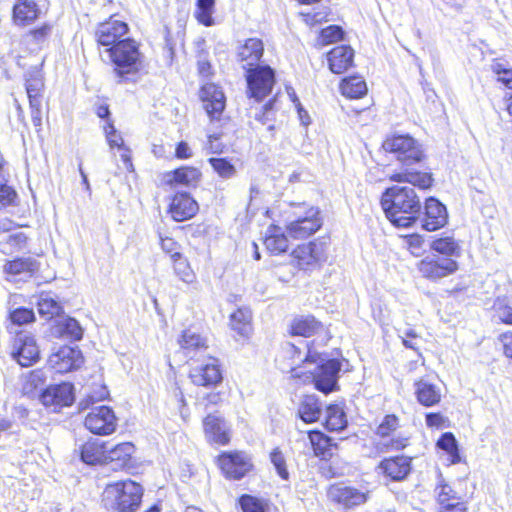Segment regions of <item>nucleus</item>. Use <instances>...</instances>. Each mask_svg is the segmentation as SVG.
<instances>
[{
  "label": "nucleus",
  "instance_id": "obj_12",
  "mask_svg": "<svg viewBox=\"0 0 512 512\" xmlns=\"http://www.w3.org/2000/svg\"><path fill=\"white\" fill-rule=\"evenodd\" d=\"M292 256L300 269L313 270L325 260V249L322 243L309 242L293 250Z\"/></svg>",
  "mask_w": 512,
  "mask_h": 512
},
{
  "label": "nucleus",
  "instance_id": "obj_57",
  "mask_svg": "<svg viewBox=\"0 0 512 512\" xmlns=\"http://www.w3.org/2000/svg\"><path fill=\"white\" fill-rule=\"evenodd\" d=\"M240 505L243 512H265L262 502L250 495H243L240 498Z\"/></svg>",
  "mask_w": 512,
  "mask_h": 512
},
{
  "label": "nucleus",
  "instance_id": "obj_40",
  "mask_svg": "<svg viewBox=\"0 0 512 512\" xmlns=\"http://www.w3.org/2000/svg\"><path fill=\"white\" fill-rule=\"evenodd\" d=\"M47 380L44 370H33L23 377L22 392L29 397L36 396L38 390H41Z\"/></svg>",
  "mask_w": 512,
  "mask_h": 512
},
{
  "label": "nucleus",
  "instance_id": "obj_59",
  "mask_svg": "<svg viewBox=\"0 0 512 512\" xmlns=\"http://www.w3.org/2000/svg\"><path fill=\"white\" fill-rule=\"evenodd\" d=\"M161 248L165 253H168L172 256L174 253H180L178 251V244L174 241V239L170 237H160Z\"/></svg>",
  "mask_w": 512,
  "mask_h": 512
},
{
  "label": "nucleus",
  "instance_id": "obj_26",
  "mask_svg": "<svg viewBox=\"0 0 512 512\" xmlns=\"http://www.w3.org/2000/svg\"><path fill=\"white\" fill-rule=\"evenodd\" d=\"M43 87L44 83L39 74L31 75V77L26 80V91L30 107L32 109V119L35 125H39L41 122L40 107Z\"/></svg>",
  "mask_w": 512,
  "mask_h": 512
},
{
  "label": "nucleus",
  "instance_id": "obj_22",
  "mask_svg": "<svg viewBox=\"0 0 512 512\" xmlns=\"http://www.w3.org/2000/svg\"><path fill=\"white\" fill-rule=\"evenodd\" d=\"M201 177V173L194 167H181L179 169L166 172L161 177V183L168 186L195 185Z\"/></svg>",
  "mask_w": 512,
  "mask_h": 512
},
{
  "label": "nucleus",
  "instance_id": "obj_2",
  "mask_svg": "<svg viewBox=\"0 0 512 512\" xmlns=\"http://www.w3.org/2000/svg\"><path fill=\"white\" fill-rule=\"evenodd\" d=\"M305 357L302 359V350L294 344H287L286 353L292 357L297 356L299 361L306 364H316L310 372L312 382L317 390L329 394L339 389L338 379L342 363L338 359H328L314 347V342L305 344Z\"/></svg>",
  "mask_w": 512,
  "mask_h": 512
},
{
  "label": "nucleus",
  "instance_id": "obj_48",
  "mask_svg": "<svg viewBox=\"0 0 512 512\" xmlns=\"http://www.w3.org/2000/svg\"><path fill=\"white\" fill-rule=\"evenodd\" d=\"M435 492L441 507L460 501L457 492L449 484L445 483L442 478L439 479Z\"/></svg>",
  "mask_w": 512,
  "mask_h": 512
},
{
  "label": "nucleus",
  "instance_id": "obj_8",
  "mask_svg": "<svg viewBox=\"0 0 512 512\" xmlns=\"http://www.w3.org/2000/svg\"><path fill=\"white\" fill-rule=\"evenodd\" d=\"M417 268L424 278L437 281L454 274L459 269V264L452 258L429 255L418 263Z\"/></svg>",
  "mask_w": 512,
  "mask_h": 512
},
{
  "label": "nucleus",
  "instance_id": "obj_25",
  "mask_svg": "<svg viewBox=\"0 0 512 512\" xmlns=\"http://www.w3.org/2000/svg\"><path fill=\"white\" fill-rule=\"evenodd\" d=\"M354 51L350 46L341 45L328 53L330 70L335 74L345 72L353 64Z\"/></svg>",
  "mask_w": 512,
  "mask_h": 512
},
{
  "label": "nucleus",
  "instance_id": "obj_62",
  "mask_svg": "<svg viewBox=\"0 0 512 512\" xmlns=\"http://www.w3.org/2000/svg\"><path fill=\"white\" fill-rule=\"evenodd\" d=\"M206 148L210 153H222L224 145L219 141V137L215 135H210L208 137V143Z\"/></svg>",
  "mask_w": 512,
  "mask_h": 512
},
{
  "label": "nucleus",
  "instance_id": "obj_5",
  "mask_svg": "<svg viewBox=\"0 0 512 512\" xmlns=\"http://www.w3.org/2000/svg\"><path fill=\"white\" fill-rule=\"evenodd\" d=\"M382 148L385 152L394 154L396 159L406 167L421 162L424 158L421 145L407 134L387 136L382 143Z\"/></svg>",
  "mask_w": 512,
  "mask_h": 512
},
{
  "label": "nucleus",
  "instance_id": "obj_19",
  "mask_svg": "<svg viewBox=\"0 0 512 512\" xmlns=\"http://www.w3.org/2000/svg\"><path fill=\"white\" fill-rule=\"evenodd\" d=\"M128 32V26L125 22L110 19L107 22L101 23L96 31V37L99 44L102 46H114L126 33Z\"/></svg>",
  "mask_w": 512,
  "mask_h": 512
},
{
  "label": "nucleus",
  "instance_id": "obj_32",
  "mask_svg": "<svg viewBox=\"0 0 512 512\" xmlns=\"http://www.w3.org/2000/svg\"><path fill=\"white\" fill-rule=\"evenodd\" d=\"M324 330V326L313 316H301L295 318L291 323L293 335L311 337Z\"/></svg>",
  "mask_w": 512,
  "mask_h": 512
},
{
  "label": "nucleus",
  "instance_id": "obj_27",
  "mask_svg": "<svg viewBox=\"0 0 512 512\" xmlns=\"http://www.w3.org/2000/svg\"><path fill=\"white\" fill-rule=\"evenodd\" d=\"M264 47L261 40L250 38L246 40L244 45L239 49V58L243 62V68L247 71L248 68H254L258 65L259 60L263 55Z\"/></svg>",
  "mask_w": 512,
  "mask_h": 512
},
{
  "label": "nucleus",
  "instance_id": "obj_15",
  "mask_svg": "<svg viewBox=\"0 0 512 512\" xmlns=\"http://www.w3.org/2000/svg\"><path fill=\"white\" fill-rule=\"evenodd\" d=\"M328 498L344 508L364 504L368 499V494L356 488L346 486L343 483L333 484L328 488Z\"/></svg>",
  "mask_w": 512,
  "mask_h": 512
},
{
  "label": "nucleus",
  "instance_id": "obj_7",
  "mask_svg": "<svg viewBox=\"0 0 512 512\" xmlns=\"http://www.w3.org/2000/svg\"><path fill=\"white\" fill-rule=\"evenodd\" d=\"M245 76L249 98L259 102L271 93L275 84V74L271 67L257 65L254 68H248Z\"/></svg>",
  "mask_w": 512,
  "mask_h": 512
},
{
  "label": "nucleus",
  "instance_id": "obj_35",
  "mask_svg": "<svg viewBox=\"0 0 512 512\" xmlns=\"http://www.w3.org/2000/svg\"><path fill=\"white\" fill-rule=\"evenodd\" d=\"M105 443L98 440L88 441L81 448V459L89 465L104 463Z\"/></svg>",
  "mask_w": 512,
  "mask_h": 512
},
{
  "label": "nucleus",
  "instance_id": "obj_4",
  "mask_svg": "<svg viewBox=\"0 0 512 512\" xmlns=\"http://www.w3.org/2000/svg\"><path fill=\"white\" fill-rule=\"evenodd\" d=\"M319 210L316 207L297 205L292 207V212L286 226V231L294 239L307 238L321 227L318 217Z\"/></svg>",
  "mask_w": 512,
  "mask_h": 512
},
{
  "label": "nucleus",
  "instance_id": "obj_42",
  "mask_svg": "<svg viewBox=\"0 0 512 512\" xmlns=\"http://www.w3.org/2000/svg\"><path fill=\"white\" fill-rule=\"evenodd\" d=\"M348 424L343 408L337 404H331L326 409L325 425L330 431L343 430Z\"/></svg>",
  "mask_w": 512,
  "mask_h": 512
},
{
  "label": "nucleus",
  "instance_id": "obj_58",
  "mask_svg": "<svg viewBox=\"0 0 512 512\" xmlns=\"http://www.w3.org/2000/svg\"><path fill=\"white\" fill-rule=\"evenodd\" d=\"M106 139L111 148H124V141L122 136L116 131L112 124H108L105 128Z\"/></svg>",
  "mask_w": 512,
  "mask_h": 512
},
{
  "label": "nucleus",
  "instance_id": "obj_14",
  "mask_svg": "<svg viewBox=\"0 0 512 512\" xmlns=\"http://www.w3.org/2000/svg\"><path fill=\"white\" fill-rule=\"evenodd\" d=\"M83 356L77 347L62 346L49 357V365L58 373H67L78 369Z\"/></svg>",
  "mask_w": 512,
  "mask_h": 512
},
{
  "label": "nucleus",
  "instance_id": "obj_56",
  "mask_svg": "<svg viewBox=\"0 0 512 512\" xmlns=\"http://www.w3.org/2000/svg\"><path fill=\"white\" fill-rule=\"evenodd\" d=\"M270 459H271V462L273 463V465L275 466L278 475L282 479L287 480L289 473L287 471L285 458H284L282 452L277 448L274 449L270 454Z\"/></svg>",
  "mask_w": 512,
  "mask_h": 512
},
{
  "label": "nucleus",
  "instance_id": "obj_20",
  "mask_svg": "<svg viewBox=\"0 0 512 512\" xmlns=\"http://www.w3.org/2000/svg\"><path fill=\"white\" fill-rule=\"evenodd\" d=\"M204 433L209 442L226 445L230 441V430L224 419L209 414L203 420Z\"/></svg>",
  "mask_w": 512,
  "mask_h": 512
},
{
  "label": "nucleus",
  "instance_id": "obj_43",
  "mask_svg": "<svg viewBox=\"0 0 512 512\" xmlns=\"http://www.w3.org/2000/svg\"><path fill=\"white\" fill-rule=\"evenodd\" d=\"M308 437L315 455L323 458L332 455V449L335 447L332 438L324 435L320 431H312L309 433Z\"/></svg>",
  "mask_w": 512,
  "mask_h": 512
},
{
  "label": "nucleus",
  "instance_id": "obj_52",
  "mask_svg": "<svg viewBox=\"0 0 512 512\" xmlns=\"http://www.w3.org/2000/svg\"><path fill=\"white\" fill-rule=\"evenodd\" d=\"M343 37V31L339 26L331 25L324 29H322L320 33V43L322 45H327L338 40H341Z\"/></svg>",
  "mask_w": 512,
  "mask_h": 512
},
{
  "label": "nucleus",
  "instance_id": "obj_17",
  "mask_svg": "<svg viewBox=\"0 0 512 512\" xmlns=\"http://www.w3.org/2000/svg\"><path fill=\"white\" fill-rule=\"evenodd\" d=\"M425 213L422 227L427 231H436L447 224L448 213L446 207L437 199L430 197L425 202Z\"/></svg>",
  "mask_w": 512,
  "mask_h": 512
},
{
  "label": "nucleus",
  "instance_id": "obj_31",
  "mask_svg": "<svg viewBox=\"0 0 512 512\" xmlns=\"http://www.w3.org/2000/svg\"><path fill=\"white\" fill-rule=\"evenodd\" d=\"M264 244L272 254H281L288 249V239L282 229L276 225H270L265 234Z\"/></svg>",
  "mask_w": 512,
  "mask_h": 512
},
{
  "label": "nucleus",
  "instance_id": "obj_63",
  "mask_svg": "<svg viewBox=\"0 0 512 512\" xmlns=\"http://www.w3.org/2000/svg\"><path fill=\"white\" fill-rule=\"evenodd\" d=\"M500 341L503 345L504 353L507 357L512 358V333H504L500 337Z\"/></svg>",
  "mask_w": 512,
  "mask_h": 512
},
{
  "label": "nucleus",
  "instance_id": "obj_37",
  "mask_svg": "<svg viewBox=\"0 0 512 512\" xmlns=\"http://www.w3.org/2000/svg\"><path fill=\"white\" fill-rule=\"evenodd\" d=\"M27 236L20 231L4 234L0 239V250L3 254L11 255L26 248Z\"/></svg>",
  "mask_w": 512,
  "mask_h": 512
},
{
  "label": "nucleus",
  "instance_id": "obj_9",
  "mask_svg": "<svg viewBox=\"0 0 512 512\" xmlns=\"http://www.w3.org/2000/svg\"><path fill=\"white\" fill-rule=\"evenodd\" d=\"M11 354L23 367L35 363L39 357V349L32 335L27 332H19L13 341Z\"/></svg>",
  "mask_w": 512,
  "mask_h": 512
},
{
  "label": "nucleus",
  "instance_id": "obj_55",
  "mask_svg": "<svg viewBox=\"0 0 512 512\" xmlns=\"http://www.w3.org/2000/svg\"><path fill=\"white\" fill-rule=\"evenodd\" d=\"M10 319L13 324L23 325L33 322L35 319L34 312L27 308H18L10 313Z\"/></svg>",
  "mask_w": 512,
  "mask_h": 512
},
{
  "label": "nucleus",
  "instance_id": "obj_30",
  "mask_svg": "<svg viewBox=\"0 0 512 512\" xmlns=\"http://www.w3.org/2000/svg\"><path fill=\"white\" fill-rule=\"evenodd\" d=\"M39 8L33 0H18L13 7V20L17 25H27L39 15Z\"/></svg>",
  "mask_w": 512,
  "mask_h": 512
},
{
  "label": "nucleus",
  "instance_id": "obj_64",
  "mask_svg": "<svg viewBox=\"0 0 512 512\" xmlns=\"http://www.w3.org/2000/svg\"><path fill=\"white\" fill-rule=\"evenodd\" d=\"M440 512H467V507L464 502L457 501L454 504L441 507Z\"/></svg>",
  "mask_w": 512,
  "mask_h": 512
},
{
  "label": "nucleus",
  "instance_id": "obj_16",
  "mask_svg": "<svg viewBox=\"0 0 512 512\" xmlns=\"http://www.w3.org/2000/svg\"><path fill=\"white\" fill-rule=\"evenodd\" d=\"M218 463L226 477L235 480L242 478L251 468L247 456L242 452L223 453Z\"/></svg>",
  "mask_w": 512,
  "mask_h": 512
},
{
  "label": "nucleus",
  "instance_id": "obj_1",
  "mask_svg": "<svg viewBox=\"0 0 512 512\" xmlns=\"http://www.w3.org/2000/svg\"><path fill=\"white\" fill-rule=\"evenodd\" d=\"M381 206L387 219L398 228H410L418 220L421 202L412 187L394 185L381 197Z\"/></svg>",
  "mask_w": 512,
  "mask_h": 512
},
{
  "label": "nucleus",
  "instance_id": "obj_38",
  "mask_svg": "<svg viewBox=\"0 0 512 512\" xmlns=\"http://www.w3.org/2000/svg\"><path fill=\"white\" fill-rule=\"evenodd\" d=\"M340 90L343 96L358 99L367 93V85L360 76H352L342 80Z\"/></svg>",
  "mask_w": 512,
  "mask_h": 512
},
{
  "label": "nucleus",
  "instance_id": "obj_10",
  "mask_svg": "<svg viewBox=\"0 0 512 512\" xmlns=\"http://www.w3.org/2000/svg\"><path fill=\"white\" fill-rule=\"evenodd\" d=\"M116 416L108 406H99L86 416L85 426L94 434L108 435L116 429Z\"/></svg>",
  "mask_w": 512,
  "mask_h": 512
},
{
  "label": "nucleus",
  "instance_id": "obj_11",
  "mask_svg": "<svg viewBox=\"0 0 512 512\" xmlns=\"http://www.w3.org/2000/svg\"><path fill=\"white\" fill-rule=\"evenodd\" d=\"M189 378L196 386L215 387L222 381L218 360L209 357L204 363L191 368Z\"/></svg>",
  "mask_w": 512,
  "mask_h": 512
},
{
  "label": "nucleus",
  "instance_id": "obj_23",
  "mask_svg": "<svg viewBox=\"0 0 512 512\" xmlns=\"http://www.w3.org/2000/svg\"><path fill=\"white\" fill-rule=\"evenodd\" d=\"M379 469L391 480L400 481L409 474L411 459L405 456L387 458L380 463Z\"/></svg>",
  "mask_w": 512,
  "mask_h": 512
},
{
  "label": "nucleus",
  "instance_id": "obj_29",
  "mask_svg": "<svg viewBox=\"0 0 512 512\" xmlns=\"http://www.w3.org/2000/svg\"><path fill=\"white\" fill-rule=\"evenodd\" d=\"M389 179L394 182H407L420 189H428L432 186L433 178L430 173L410 170L408 167L399 173H393Z\"/></svg>",
  "mask_w": 512,
  "mask_h": 512
},
{
  "label": "nucleus",
  "instance_id": "obj_24",
  "mask_svg": "<svg viewBox=\"0 0 512 512\" xmlns=\"http://www.w3.org/2000/svg\"><path fill=\"white\" fill-rule=\"evenodd\" d=\"M134 451V445L130 442L119 443L115 446L105 443L104 463H113L115 469L123 468L131 459Z\"/></svg>",
  "mask_w": 512,
  "mask_h": 512
},
{
  "label": "nucleus",
  "instance_id": "obj_41",
  "mask_svg": "<svg viewBox=\"0 0 512 512\" xmlns=\"http://www.w3.org/2000/svg\"><path fill=\"white\" fill-rule=\"evenodd\" d=\"M431 249L438 254L444 255V258L459 257L461 247L458 241L451 236L440 237L432 241Z\"/></svg>",
  "mask_w": 512,
  "mask_h": 512
},
{
  "label": "nucleus",
  "instance_id": "obj_53",
  "mask_svg": "<svg viewBox=\"0 0 512 512\" xmlns=\"http://www.w3.org/2000/svg\"><path fill=\"white\" fill-rule=\"evenodd\" d=\"M222 401L221 394L219 392H209L203 396L196 398L195 405L203 410H208L210 407L218 405Z\"/></svg>",
  "mask_w": 512,
  "mask_h": 512
},
{
  "label": "nucleus",
  "instance_id": "obj_46",
  "mask_svg": "<svg viewBox=\"0 0 512 512\" xmlns=\"http://www.w3.org/2000/svg\"><path fill=\"white\" fill-rule=\"evenodd\" d=\"M215 3L216 0H197L194 17L200 24L206 27H210L215 24L213 18Z\"/></svg>",
  "mask_w": 512,
  "mask_h": 512
},
{
  "label": "nucleus",
  "instance_id": "obj_21",
  "mask_svg": "<svg viewBox=\"0 0 512 512\" xmlns=\"http://www.w3.org/2000/svg\"><path fill=\"white\" fill-rule=\"evenodd\" d=\"M197 211V202L187 193H177L169 206L171 217L178 222L192 218Z\"/></svg>",
  "mask_w": 512,
  "mask_h": 512
},
{
  "label": "nucleus",
  "instance_id": "obj_36",
  "mask_svg": "<svg viewBox=\"0 0 512 512\" xmlns=\"http://www.w3.org/2000/svg\"><path fill=\"white\" fill-rule=\"evenodd\" d=\"M252 313L249 308H239L230 316V325L239 335L247 337L252 331Z\"/></svg>",
  "mask_w": 512,
  "mask_h": 512
},
{
  "label": "nucleus",
  "instance_id": "obj_49",
  "mask_svg": "<svg viewBox=\"0 0 512 512\" xmlns=\"http://www.w3.org/2000/svg\"><path fill=\"white\" fill-rule=\"evenodd\" d=\"M38 312L47 318L59 315L62 308L57 300L49 294H42L38 300Z\"/></svg>",
  "mask_w": 512,
  "mask_h": 512
},
{
  "label": "nucleus",
  "instance_id": "obj_50",
  "mask_svg": "<svg viewBox=\"0 0 512 512\" xmlns=\"http://www.w3.org/2000/svg\"><path fill=\"white\" fill-rule=\"evenodd\" d=\"M209 163L222 178L229 179L236 174L235 167L225 158H210Z\"/></svg>",
  "mask_w": 512,
  "mask_h": 512
},
{
  "label": "nucleus",
  "instance_id": "obj_51",
  "mask_svg": "<svg viewBox=\"0 0 512 512\" xmlns=\"http://www.w3.org/2000/svg\"><path fill=\"white\" fill-rule=\"evenodd\" d=\"M398 425L399 421L395 415H386L379 424L376 433L378 436L386 438L398 428Z\"/></svg>",
  "mask_w": 512,
  "mask_h": 512
},
{
  "label": "nucleus",
  "instance_id": "obj_13",
  "mask_svg": "<svg viewBox=\"0 0 512 512\" xmlns=\"http://www.w3.org/2000/svg\"><path fill=\"white\" fill-rule=\"evenodd\" d=\"M40 400L46 407L54 411L64 406H70L74 401V387L71 383L51 385L42 391Z\"/></svg>",
  "mask_w": 512,
  "mask_h": 512
},
{
  "label": "nucleus",
  "instance_id": "obj_6",
  "mask_svg": "<svg viewBox=\"0 0 512 512\" xmlns=\"http://www.w3.org/2000/svg\"><path fill=\"white\" fill-rule=\"evenodd\" d=\"M106 52L115 64V71L119 77L137 70L140 53L134 40L123 39L108 48Z\"/></svg>",
  "mask_w": 512,
  "mask_h": 512
},
{
  "label": "nucleus",
  "instance_id": "obj_34",
  "mask_svg": "<svg viewBox=\"0 0 512 512\" xmlns=\"http://www.w3.org/2000/svg\"><path fill=\"white\" fill-rule=\"evenodd\" d=\"M182 350L187 356L204 351L207 349L206 339L193 330H185L178 340Z\"/></svg>",
  "mask_w": 512,
  "mask_h": 512
},
{
  "label": "nucleus",
  "instance_id": "obj_47",
  "mask_svg": "<svg viewBox=\"0 0 512 512\" xmlns=\"http://www.w3.org/2000/svg\"><path fill=\"white\" fill-rule=\"evenodd\" d=\"M437 446L447 453L448 460L451 464H456L461 461L457 441L451 432L444 433L437 441Z\"/></svg>",
  "mask_w": 512,
  "mask_h": 512
},
{
  "label": "nucleus",
  "instance_id": "obj_54",
  "mask_svg": "<svg viewBox=\"0 0 512 512\" xmlns=\"http://www.w3.org/2000/svg\"><path fill=\"white\" fill-rule=\"evenodd\" d=\"M17 194L15 190L7 185L6 181L0 177V207H7L14 204Z\"/></svg>",
  "mask_w": 512,
  "mask_h": 512
},
{
  "label": "nucleus",
  "instance_id": "obj_44",
  "mask_svg": "<svg viewBox=\"0 0 512 512\" xmlns=\"http://www.w3.org/2000/svg\"><path fill=\"white\" fill-rule=\"evenodd\" d=\"M38 269V263L31 257L19 258L9 261L4 266V271L10 275H31Z\"/></svg>",
  "mask_w": 512,
  "mask_h": 512
},
{
  "label": "nucleus",
  "instance_id": "obj_60",
  "mask_svg": "<svg viewBox=\"0 0 512 512\" xmlns=\"http://www.w3.org/2000/svg\"><path fill=\"white\" fill-rule=\"evenodd\" d=\"M445 418L439 413H428L426 415V425L431 428H441Z\"/></svg>",
  "mask_w": 512,
  "mask_h": 512
},
{
  "label": "nucleus",
  "instance_id": "obj_3",
  "mask_svg": "<svg viewBox=\"0 0 512 512\" xmlns=\"http://www.w3.org/2000/svg\"><path fill=\"white\" fill-rule=\"evenodd\" d=\"M143 488L132 480L108 484L104 490V500L119 512H133L141 503Z\"/></svg>",
  "mask_w": 512,
  "mask_h": 512
},
{
  "label": "nucleus",
  "instance_id": "obj_18",
  "mask_svg": "<svg viewBox=\"0 0 512 512\" xmlns=\"http://www.w3.org/2000/svg\"><path fill=\"white\" fill-rule=\"evenodd\" d=\"M200 97L207 114L211 118H218L225 108L226 98L223 91L214 83H206L201 88Z\"/></svg>",
  "mask_w": 512,
  "mask_h": 512
},
{
  "label": "nucleus",
  "instance_id": "obj_45",
  "mask_svg": "<svg viewBox=\"0 0 512 512\" xmlns=\"http://www.w3.org/2000/svg\"><path fill=\"white\" fill-rule=\"evenodd\" d=\"M173 269L176 276L186 284H192L196 280V275L192 270L188 260L181 253L172 254Z\"/></svg>",
  "mask_w": 512,
  "mask_h": 512
},
{
  "label": "nucleus",
  "instance_id": "obj_39",
  "mask_svg": "<svg viewBox=\"0 0 512 512\" xmlns=\"http://www.w3.org/2000/svg\"><path fill=\"white\" fill-rule=\"evenodd\" d=\"M53 333L59 337L80 340L83 335V330L77 320L68 317L60 319L57 322L54 326Z\"/></svg>",
  "mask_w": 512,
  "mask_h": 512
},
{
  "label": "nucleus",
  "instance_id": "obj_33",
  "mask_svg": "<svg viewBox=\"0 0 512 512\" xmlns=\"http://www.w3.org/2000/svg\"><path fill=\"white\" fill-rule=\"evenodd\" d=\"M321 411L318 398L315 395H306L299 404L298 415L305 423H313L319 420Z\"/></svg>",
  "mask_w": 512,
  "mask_h": 512
},
{
  "label": "nucleus",
  "instance_id": "obj_28",
  "mask_svg": "<svg viewBox=\"0 0 512 512\" xmlns=\"http://www.w3.org/2000/svg\"><path fill=\"white\" fill-rule=\"evenodd\" d=\"M414 388L417 401L423 406L431 407L441 400L440 388L426 379L416 381Z\"/></svg>",
  "mask_w": 512,
  "mask_h": 512
},
{
  "label": "nucleus",
  "instance_id": "obj_61",
  "mask_svg": "<svg viewBox=\"0 0 512 512\" xmlns=\"http://www.w3.org/2000/svg\"><path fill=\"white\" fill-rule=\"evenodd\" d=\"M175 155L178 159H189L192 157L193 153L188 143L181 141L176 147Z\"/></svg>",
  "mask_w": 512,
  "mask_h": 512
}]
</instances>
